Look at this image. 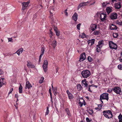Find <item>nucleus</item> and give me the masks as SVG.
Wrapping results in <instances>:
<instances>
[{"label":"nucleus","instance_id":"6ab92c4d","mask_svg":"<svg viewBox=\"0 0 122 122\" xmlns=\"http://www.w3.org/2000/svg\"><path fill=\"white\" fill-rule=\"evenodd\" d=\"M50 42H51V45L54 48H55L57 45L56 41L55 40H53V41L50 40Z\"/></svg>","mask_w":122,"mask_h":122},{"label":"nucleus","instance_id":"a878e982","mask_svg":"<svg viewBox=\"0 0 122 122\" xmlns=\"http://www.w3.org/2000/svg\"><path fill=\"white\" fill-rule=\"evenodd\" d=\"M50 11L52 12L53 11H55L56 10V8L55 6H51L50 7Z\"/></svg>","mask_w":122,"mask_h":122},{"label":"nucleus","instance_id":"13d9d810","mask_svg":"<svg viewBox=\"0 0 122 122\" xmlns=\"http://www.w3.org/2000/svg\"><path fill=\"white\" fill-rule=\"evenodd\" d=\"M58 70H59V68L58 67H57L56 68V73H57L58 72Z\"/></svg>","mask_w":122,"mask_h":122},{"label":"nucleus","instance_id":"58836bf2","mask_svg":"<svg viewBox=\"0 0 122 122\" xmlns=\"http://www.w3.org/2000/svg\"><path fill=\"white\" fill-rule=\"evenodd\" d=\"M87 60L88 61L90 62H91L92 60V58L90 56H88Z\"/></svg>","mask_w":122,"mask_h":122},{"label":"nucleus","instance_id":"9b49d317","mask_svg":"<svg viewBox=\"0 0 122 122\" xmlns=\"http://www.w3.org/2000/svg\"><path fill=\"white\" fill-rule=\"evenodd\" d=\"M114 6L115 9H119L122 7L121 2H119L115 3L114 4Z\"/></svg>","mask_w":122,"mask_h":122},{"label":"nucleus","instance_id":"a19ab883","mask_svg":"<svg viewBox=\"0 0 122 122\" xmlns=\"http://www.w3.org/2000/svg\"><path fill=\"white\" fill-rule=\"evenodd\" d=\"M41 54L43 55L45 51V48L44 47H43L41 48Z\"/></svg>","mask_w":122,"mask_h":122},{"label":"nucleus","instance_id":"6e6d98bb","mask_svg":"<svg viewBox=\"0 0 122 122\" xmlns=\"http://www.w3.org/2000/svg\"><path fill=\"white\" fill-rule=\"evenodd\" d=\"M3 72L0 69V75L3 74Z\"/></svg>","mask_w":122,"mask_h":122},{"label":"nucleus","instance_id":"393cba45","mask_svg":"<svg viewBox=\"0 0 122 122\" xmlns=\"http://www.w3.org/2000/svg\"><path fill=\"white\" fill-rule=\"evenodd\" d=\"M77 14L76 13H75L72 16V18L75 21H76L77 19Z\"/></svg>","mask_w":122,"mask_h":122},{"label":"nucleus","instance_id":"cd10ccee","mask_svg":"<svg viewBox=\"0 0 122 122\" xmlns=\"http://www.w3.org/2000/svg\"><path fill=\"white\" fill-rule=\"evenodd\" d=\"M57 88L56 87H55V88H53L52 89L53 92L55 95H56L57 94Z\"/></svg>","mask_w":122,"mask_h":122},{"label":"nucleus","instance_id":"37998d69","mask_svg":"<svg viewBox=\"0 0 122 122\" xmlns=\"http://www.w3.org/2000/svg\"><path fill=\"white\" fill-rule=\"evenodd\" d=\"M113 37L114 38H117L118 36V34L117 33H114L113 34Z\"/></svg>","mask_w":122,"mask_h":122},{"label":"nucleus","instance_id":"9d476101","mask_svg":"<svg viewBox=\"0 0 122 122\" xmlns=\"http://www.w3.org/2000/svg\"><path fill=\"white\" fill-rule=\"evenodd\" d=\"M86 58V55L84 52L81 54L80 56L79 61L80 62L84 60Z\"/></svg>","mask_w":122,"mask_h":122},{"label":"nucleus","instance_id":"2f4dec72","mask_svg":"<svg viewBox=\"0 0 122 122\" xmlns=\"http://www.w3.org/2000/svg\"><path fill=\"white\" fill-rule=\"evenodd\" d=\"M116 24H118L120 25H122V21L117 20L116 22Z\"/></svg>","mask_w":122,"mask_h":122},{"label":"nucleus","instance_id":"4468645a","mask_svg":"<svg viewBox=\"0 0 122 122\" xmlns=\"http://www.w3.org/2000/svg\"><path fill=\"white\" fill-rule=\"evenodd\" d=\"M88 3V1L86 2H82L80 3L78 6V9H79L80 8L84 7L87 5V3Z\"/></svg>","mask_w":122,"mask_h":122},{"label":"nucleus","instance_id":"4be33fe9","mask_svg":"<svg viewBox=\"0 0 122 122\" xmlns=\"http://www.w3.org/2000/svg\"><path fill=\"white\" fill-rule=\"evenodd\" d=\"M23 48H20L15 53H16L19 56L20 54L23 52Z\"/></svg>","mask_w":122,"mask_h":122},{"label":"nucleus","instance_id":"de8ad7c7","mask_svg":"<svg viewBox=\"0 0 122 122\" xmlns=\"http://www.w3.org/2000/svg\"><path fill=\"white\" fill-rule=\"evenodd\" d=\"M8 42H12V40L13 39H12L11 38H8Z\"/></svg>","mask_w":122,"mask_h":122},{"label":"nucleus","instance_id":"0e129e2a","mask_svg":"<svg viewBox=\"0 0 122 122\" xmlns=\"http://www.w3.org/2000/svg\"><path fill=\"white\" fill-rule=\"evenodd\" d=\"M50 96H51V99H52V98L51 93H50Z\"/></svg>","mask_w":122,"mask_h":122},{"label":"nucleus","instance_id":"bf43d9fd","mask_svg":"<svg viewBox=\"0 0 122 122\" xmlns=\"http://www.w3.org/2000/svg\"><path fill=\"white\" fill-rule=\"evenodd\" d=\"M118 0H112V1L113 3H114V1L117 2Z\"/></svg>","mask_w":122,"mask_h":122},{"label":"nucleus","instance_id":"5701e85b","mask_svg":"<svg viewBox=\"0 0 122 122\" xmlns=\"http://www.w3.org/2000/svg\"><path fill=\"white\" fill-rule=\"evenodd\" d=\"M53 28L56 35L58 36H59L60 35V32L58 30L57 28L55 26H54Z\"/></svg>","mask_w":122,"mask_h":122},{"label":"nucleus","instance_id":"09e8293b","mask_svg":"<svg viewBox=\"0 0 122 122\" xmlns=\"http://www.w3.org/2000/svg\"><path fill=\"white\" fill-rule=\"evenodd\" d=\"M67 9H66L64 11V13H65V15L66 16H68V13L67 12Z\"/></svg>","mask_w":122,"mask_h":122},{"label":"nucleus","instance_id":"69168bd1","mask_svg":"<svg viewBox=\"0 0 122 122\" xmlns=\"http://www.w3.org/2000/svg\"><path fill=\"white\" fill-rule=\"evenodd\" d=\"M51 102H52V104H53V101H52V99H51Z\"/></svg>","mask_w":122,"mask_h":122},{"label":"nucleus","instance_id":"1a4fd4ad","mask_svg":"<svg viewBox=\"0 0 122 122\" xmlns=\"http://www.w3.org/2000/svg\"><path fill=\"white\" fill-rule=\"evenodd\" d=\"M117 16L118 15L117 13L115 12H113L111 14L110 16V17L112 20H115L117 19Z\"/></svg>","mask_w":122,"mask_h":122},{"label":"nucleus","instance_id":"6e6552de","mask_svg":"<svg viewBox=\"0 0 122 122\" xmlns=\"http://www.w3.org/2000/svg\"><path fill=\"white\" fill-rule=\"evenodd\" d=\"M48 65V61L47 60H45L43 62L42 67L43 69L45 72H46L47 70Z\"/></svg>","mask_w":122,"mask_h":122},{"label":"nucleus","instance_id":"5fc2aeb1","mask_svg":"<svg viewBox=\"0 0 122 122\" xmlns=\"http://www.w3.org/2000/svg\"><path fill=\"white\" fill-rule=\"evenodd\" d=\"M91 85H90L89 86H88L89 88H88V91L91 92L92 91L90 89V87H91Z\"/></svg>","mask_w":122,"mask_h":122},{"label":"nucleus","instance_id":"b1692460","mask_svg":"<svg viewBox=\"0 0 122 122\" xmlns=\"http://www.w3.org/2000/svg\"><path fill=\"white\" fill-rule=\"evenodd\" d=\"M112 7H107L106 8V11L109 14L112 11Z\"/></svg>","mask_w":122,"mask_h":122},{"label":"nucleus","instance_id":"052dcab7","mask_svg":"<svg viewBox=\"0 0 122 122\" xmlns=\"http://www.w3.org/2000/svg\"><path fill=\"white\" fill-rule=\"evenodd\" d=\"M77 42L78 43H77V44H78L80 42V41L78 39H77Z\"/></svg>","mask_w":122,"mask_h":122},{"label":"nucleus","instance_id":"f704fd0d","mask_svg":"<svg viewBox=\"0 0 122 122\" xmlns=\"http://www.w3.org/2000/svg\"><path fill=\"white\" fill-rule=\"evenodd\" d=\"M100 33L99 31L96 30L95 31L93 34L95 35H98Z\"/></svg>","mask_w":122,"mask_h":122},{"label":"nucleus","instance_id":"864d4df0","mask_svg":"<svg viewBox=\"0 0 122 122\" xmlns=\"http://www.w3.org/2000/svg\"><path fill=\"white\" fill-rule=\"evenodd\" d=\"M112 89H109L108 90L107 92H108L111 93V92H112Z\"/></svg>","mask_w":122,"mask_h":122},{"label":"nucleus","instance_id":"f8f14e48","mask_svg":"<svg viewBox=\"0 0 122 122\" xmlns=\"http://www.w3.org/2000/svg\"><path fill=\"white\" fill-rule=\"evenodd\" d=\"M29 2L28 1L22 3V9L23 10L25 9L29 5Z\"/></svg>","mask_w":122,"mask_h":122},{"label":"nucleus","instance_id":"603ef678","mask_svg":"<svg viewBox=\"0 0 122 122\" xmlns=\"http://www.w3.org/2000/svg\"><path fill=\"white\" fill-rule=\"evenodd\" d=\"M86 120L87 122H90V120L88 117L86 118Z\"/></svg>","mask_w":122,"mask_h":122},{"label":"nucleus","instance_id":"7c9ffc66","mask_svg":"<svg viewBox=\"0 0 122 122\" xmlns=\"http://www.w3.org/2000/svg\"><path fill=\"white\" fill-rule=\"evenodd\" d=\"M19 90L20 93H22V87L21 84H20L19 87Z\"/></svg>","mask_w":122,"mask_h":122},{"label":"nucleus","instance_id":"680f3d73","mask_svg":"<svg viewBox=\"0 0 122 122\" xmlns=\"http://www.w3.org/2000/svg\"><path fill=\"white\" fill-rule=\"evenodd\" d=\"M43 55L41 54L39 58L41 59L42 57V56Z\"/></svg>","mask_w":122,"mask_h":122},{"label":"nucleus","instance_id":"774afa93","mask_svg":"<svg viewBox=\"0 0 122 122\" xmlns=\"http://www.w3.org/2000/svg\"><path fill=\"white\" fill-rule=\"evenodd\" d=\"M11 92H11V91L10 92H9V93H8L9 95L11 93Z\"/></svg>","mask_w":122,"mask_h":122},{"label":"nucleus","instance_id":"a18cd8bd","mask_svg":"<svg viewBox=\"0 0 122 122\" xmlns=\"http://www.w3.org/2000/svg\"><path fill=\"white\" fill-rule=\"evenodd\" d=\"M81 25V24L79 23L76 26V28L77 29H78V30H80V25Z\"/></svg>","mask_w":122,"mask_h":122},{"label":"nucleus","instance_id":"f3484780","mask_svg":"<svg viewBox=\"0 0 122 122\" xmlns=\"http://www.w3.org/2000/svg\"><path fill=\"white\" fill-rule=\"evenodd\" d=\"M66 92L69 99H72L73 98V96L70 92H69L68 90H67L66 91Z\"/></svg>","mask_w":122,"mask_h":122},{"label":"nucleus","instance_id":"c756f323","mask_svg":"<svg viewBox=\"0 0 122 122\" xmlns=\"http://www.w3.org/2000/svg\"><path fill=\"white\" fill-rule=\"evenodd\" d=\"M94 41L95 39H92L88 41V43L89 44L90 43H91V45L92 46L94 44Z\"/></svg>","mask_w":122,"mask_h":122},{"label":"nucleus","instance_id":"c03bdc74","mask_svg":"<svg viewBox=\"0 0 122 122\" xmlns=\"http://www.w3.org/2000/svg\"><path fill=\"white\" fill-rule=\"evenodd\" d=\"M86 37V35L84 33H81V37L82 38H84Z\"/></svg>","mask_w":122,"mask_h":122},{"label":"nucleus","instance_id":"dca6fc26","mask_svg":"<svg viewBox=\"0 0 122 122\" xmlns=\"http://www.w3.org/2000/svg\"><path fill=\"white\" fill-rule=\"evenodd\" d=\"M109 28L111 30H116L117 29V26L113 24H110L109 25Z\"/></svg>","mask_w":122,"mask_h":122},{"label":"nucleus","instance_id":"473e14b6","mask_svg":"<svg viewBox=\"0 0 122 122\" xmlns=\"http://www.w3.org/2000/svg\"><path fill=\"white\" fill-rule=\"evenodd\" d=\"M77 88L78 90H81L82 88L81 85L80 84L77 85Z\"/></svg>","mask_w":122,"mask_h":122},{"label":"nucleus","instance_id":"ea45409f","mask_svg":"<svg viewBox=\"0 0 122 122\" xmlns=\"http://www.w3.org/2000/svg\"><path fill=\"white\" fill-rule=\"evenodd\" d=\"M98 107H96L95 109L96 110L98 109V110H99L101 108V106L100 105H98Z\"/></svg>","mask_w":122,"mask_h":122},{"label":"nucleus","instance_id":"20e7f679","mask_svg":"<svg viewBox=\"0 0 122 122\" xmlns=\"http://www.w3.org/2000/svg\"><path fill=\"white\" fill-rule=\"evenodd\" d=\"M108 99V93H103L100 96V100L102 103H103V102L102 101V100H106L107 101Z\"/></svg>","mask_w":122,"mask_h":122},{"label":"nucleus","instance_id":"0eeeda50","mask_svg":"<svg viewBox=\"0 0 122 122\" xmlns=\"http://www.w3.org/2000/svg\"><path fill=\"white\" fill-rule=\"evenodd\" d=\"M113 91L117 94H121V90L120 88L118 87H116L114 88L113 89Z\"/></svg>","mask_w":122,"mask_h":122},{"label":"nucleus","instance_id":"c9c22d12","mask_svg":"<svg viewBox=\"0 0 122 122\" xmlns=\"http://www.w3.org/2000/svg\"><path fill=\"white\" fill-rule=\"evenodd\" d=\"M109 4L107 2H103L102 4V6L103 7H105L107 6V5Z\"/></svg>","mask_w":122,"mask_h":122},{"label":"nucleus","instance_id":"2eb2a0df","mask_svg":"<svg viewBox=\"0 0 122 122\" xmlns=\"http://www.w3.org/2000/svg\"><path fill=\"white\" fill-rule=\"evenodd\" d=\"M32 87V85L30 83L29 81H27L26 83L25 88L29 89Z\"/></svg>","mask_w":122,"mask_h":122},{"label":"nucleus","instance_id":"79ce46f5","mask_svg":"<svg viewBox=\"0 0 122 122\" xmlns=\"http://www.w3.org/2000/svg\"><path fill=\"white\" fill-rule=\"evenodd\" d=\"M117 67L120 70H122V64H120L119 65L117 66Z\"/></svg>","mask_w":122,"mask_h":122},{"label":"nucleus","instance_id":"412c9836","mask_svg":"<svg viewBox=\"0 0 122 122\" xmlns=\"http://www.w3.org/2000/svg\"><path fill=\"white\" fill-rule=\"evenodd\" d=\"M5 83V80L4 78H1L0 79V86L1 87Z\"/></svg>","mask_w":122,"mask_h":122},{"label":"nucleus","instance_id":"4d7b16f0","mask_svg":"<svg viewBox=\"0 0 122 122\" xmlns=\"http://www.w3.org/2000/svg\"><path fill=\"white\" fill-rule=\"evenodd\" d=\"M50 35H51L52 36L53 35V33L50 30Z\"/></svg>","mask_w":122,"mask_h":122},{"label":"nucleus","instance_id":"e2e57ef3","mask_svg":"<svg viewBox=\"0 0 122 122\" xmlns=\"http://www.w3.org/2000/svg\"><path fill=\"white\" fill-rule=\"evenodd\" d=\"M119 61L120 62H122V58H121V57H120L119 58Z\"/></svg>","mask_w":122,"mask_h":122},{"label":"nucleus","instance_id":"423d86ee","mask_svg":"<svg viewBox=\"0 0 122 122\" xmlns=\"http://www.w3.org/2000/svg\"><path fill=\"white\" fill-rule=\"evenodd\" d=\"M104 44V41L102 40L99 41L98 42V44L97 46V51L98 52L100 50V48L102 47Z\"/></svg>","mask_w":122,"mask_h":122},{"label":"nucleus","instance_id":"e433bc0d","mask_svg":"<svg viewBox=\"0 0 122 122\" xmlns=\"http://www.w3.org/2000/svg\"><path fill=\"white\" fill-rule=\"evenodd\" d=\"M44 79L43 77H42L39 81V82L40 83H41L43 82V81Z\"/></svg>","mask_w":122,"mask_h":122},{"label":"nucleus","instance_id":"ddd939ff","mask_svg":"<svg viewBox=\"0 0 122 122\" xmlns=\"http://www.w3.org/2000/svg\"><path fill=\"white\" fill-rule=\"evenodd\" d=\"M97 25L95 24H92L91 25L89 28L92 31H94L97 28Z\"/></svg>","mask_w":122,"mask_h":122},{"label":"nucleus","instance_id":"3c124183","mask_svg":"<svg viewBox=\"0 0 122 122\" xmlns=\"http://www.w3.org/2000/svg\"><path fill=\"white\" fill-rule=\"evenodd\" d=\"M90 85L91 86H92L96 88H97L98 87L97 85H95L93 84H92Z\"/></svg>","mask_w":122,"mask_h":122},{"label":"nucleus","instance_id":"72a5a7b5","mask_svg":"<svg viewBox=\"0 0 122 122\" xmlns=\"http://www.w3.org/2000/svg\"><path fill=\"white\" fill-rule=\"evenodd\" d=\"M119 122H122V115H120L118 116Z\"/></svg>","mask_w":122,"mask_h":122},{"label":"nucleus","instance_id":"8fccbe9b","mask_svg":"<svg viewBox=\"0 0 122 122\" xmlns=\"http://www.w3.org/2000/svg\"><path fill=\"white\" fill-rule=\"evenodd\" d=\"M50 17L52 19L53 18V14L52 13V12L50 11Z\"/></svg>","mask_w":122,"mask_h":122},{"label":"nucleus","instance_id":"bb28decb","mask_svg":"<svg viewBox=\"0 0 122 122\" xmlns=\"http://www.w3.org/2000/svg\"><path fill=\"white\" fill-rule=\"evenodd\" d=\"M84 100L82 99H81L79 100V105L81 107L83 105V102H84Z\"/></svg>","mask_w":122,"mask_h":122},{"label":"nucleus","instance_id":"f257e3e1","mask_svg":"<svg viewBox=\"0 0 122 122\" xmlns=\"http://www.w3.org/2000/svg\"><path fill=\"white\" fill-rule=\"evenodd\" d=\"M103 112L104 116L107 118L110 119L112 117V113L110 110L104 111Z\"/></svg>","mask_w":122,"mask_h":122},{"label":"nucleus","instance_id":"f03ea898","mask_svg":"<svg viewBox=\"0 0 122 122\" xmlns=\"http://www.w3.org/2000/svg\"><path fill=\"white\" fill-rule=\"evenodd\" d=\"M81 75L83 78H86L90 76L91 75V72L89 71L85 70L82 71Z\"/></svg>","mask_w":122,"mask_h":122},{"label":"nucleus","instance_id":"49530a36","mask_svg":"<svg viewBox=\"0 0 122 122\" xmlns=\"http://www.w3.org/2000/svg\"><path fill=\"white\" fill-rule=\"evenodd\" d=\"M37 17V15L36 14H35L33 15V20H34Z\"/></svg>","mask_w":122,"mask_h":122},{"label":"nucleus","instance_id":"c85d7f7f","mask_svg":"<svg viewBox=\"0 0 122 122\" xmlns=\"http://www.w3.org/2000/svg\"><path fill=\"white\" fill-rule=\"evenodd\" d=\"M65 111L66 112L67 115L68 116V117H70L71 116V115L68 109V108H66L65 109Z\"/></svg>","mask_w":122,"mask_h":122},{"label":"nucleus","instance_id":"aec40b11","mask_svg":"<svg viewBox=\"0 0 122 122\" xmlns=\"http://www.w3.org/2000/svg\"><path fill=\"white\" fill-rule=\"evenodd\" d=\"M27 66L29 68H35V66L30 62H27Z\"/></svg>","mask_w":122,"mask_h":122},{"label":"nucleus","instance_id":"7ed1b4c3","mask_svg":"<svg viewBox=\"0 0 122 122\" xmlns=\"http://www.w3.org/2000/svg\"><path fill=\"white\" fill-rule=\"evenodd\" d=\"M109 46L110 48L112 49L116 50L117 47V44L112 41H109Z\"/></svg>","mask_w":122,"mask_h":122},{"label":"nucleus","instance_id":"338daca9","mask_svg":"<svg viewBox=\"0 0 122 122\" xmlns=\"http://www.w3.org/2000/svg\"><path fill=\"white\" fill-rule=\"evenodd\" d=\"M13 90V88H12L10 90V91L12 92Z\"/></svg>","mask_w":122,"mask_h":122},{"label":"nucleus","instance_id":"39448f33","mask_svg":"<svg viewBox=\"0 0 122 122\" xmlns=\"http://www.w3.org/2000/svg\"><path fill=\"white\" fill-rule=\"evenodd\" d=\"M98 14L100 15V18L102 21H104L106 20L107 15L106 14L103 13L100 14L99 13H97V15H98Z\"/></svg>","mask_w":122,"mask_h":122},{"label":"nucleus","instance_id":"a211bd4d","mask_svg":"<svg viewBox=\"0 0 122 122\" xmlns=\"http://www.w3.org/2000/svg\"><path fill=\"white\" fill-rule=\"evenodd\" d=\"M82 85L84 87H86L88 86L87 82L86 79L82 80L81 81Z\"/></svg>","mask_w":122,"mask_h":122},{"label":"nucleus","instance_id":"4c0bfd02","mask_svg":"<svg viewBox=\"0 0 122 122\" xmlns=\"http://www.w3.org/2000/svg\"><path fill=\"white\" fill-rule=\"evenodd\" d=\"M49 107H47L46 108V112L45 115L46 116L48 115L49 112Z\"/></svg>","mask_w":122,"mask_h":122}]
</instances>
